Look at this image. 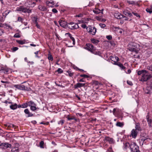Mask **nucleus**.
Returning a JSON list of instances; mask_svg holds the SVG:
<instances>
[{
	"label": "nucleus",
	"instance_id": "obj_1",
	"mask_svg": "<svg viewBox=\"0 0 152 152\" xmlns=\"http://www.w3.org/2000/svg\"><path fill=\"white\" fill-rule=\"evenodd\" d=\"M148 72V71L145 70L139 71L137 72V74L138 75H142L141 78L139 80L140 81L142 82L146 81L150 78L151 76Z\"/></svg>",
	"mask_w": 152,
	"mask_h": 152
},
{
	"label": "nucleus",
	"instance_id": "obj_2",
	"mask_svg": "<svg viewBox=\"0 0 152 152\" xmlns=\"http://www.w3.org/2000/svg\"><path fill=\"white\" fill-rule=\"evenodd\" d=\"M130 150L131 152H140L138 146L134 142L131 143Z\"/></svg>",
	"mask_w": 152,
	"mask_h": 152
},
{
	"label": "nucleus",
	"instance_id": "obj_3",
	"mask_svg": "<svg viewBox=\"0 0 152 152\" xmlns=\"http://www.w3.org/2000/svg\"><path fill=\"white\" fill-rule=\"evenodd\" d=\"M86 45L87 46L86 48L88 50L95 54H99V52H96L95 53L94 51L96 50V48L92 45L90 44H87Z\"/></svg>",
	"mask_w": 152,
	"mask_h": 152
},
{
	"label": "nucleus",
	"instance_id": "obj_4",
	"mask_svg": "<svg viewBox=\"0 0 152 152\" xmlns=\"http://www.w3.org/2000/svg\"><path fill=\"white\" fill-rule=\"evenodd\" d=\"M87 31L90 34L93 35H94L96 31V29L94 27H93L91 26H88L86 28Z\"/></svg>",
	"mask_w": 152,
	"mask_h": 152
},
{
	"label": "nucleus",
	"instance_id": "obj_5",
	"mask_svg": "<svg viewBox=\"0 0 152 152\" xmlns=\"http://www.w3.org/2000/svg\"><path fill=\"white\" fill-rule=\"evenodd\" d=\"M14 87L18 89L29 91L31 90L30 87L28 86H26L23 85H15Z\"/></svg>",
	"mask_w": 152,
	"mask_h": 152
},
{
	"label": "nucleus",
	"instance_id": "obj_6",
	"mask_svg": "<svg viewBox=\"0 0 152 152\" xmlns=\"http://www.w3.org/2000/svg\"><path fill=\"white\" fill-rule=\"evenodd\" d=\"M146 119L149 127L150 128H152V117L149 115V113H148L146 116Z\"/></svg>",
	"mask_w": 152,
	"mask_h": 152
},
{
	"label": "nucleus",
	"instance_id": "obj_7",
	"mask_svg": "<svg viewBox=\"0 0 152 152\" xmlns=\"http://www.w3.org/2000/svg\"><path fill=\"white\" fill-rule=\"evenodd\" d=\"M67 26L69 28L72 30L77 29L79 27L77 24L72 22L68 23Z\"/></svg>",
	"mask_w": 152,
	"mask_h": 152
},
{
	"label": "nucleus",
	"instance_id": "obj_8",
	"mask_svg": "<svg viewBox=\"0 0 152 152\" xmlns=\"http://www.w3.org/2000/svg\"><path fill=\"white\" fill-rule=\"evenodd\" d=\"M11 145L8 143H2L0 145V148L3 149H6L7 148H10Z\"/></svg>",
	"mask_w": 152,
	"mask_h": 152
},
{
	"label": "nucleus",
	"instance_id": "obj_9",
	"mask_svg": "<svg viewBox=\"0 0 152 152\" xmlns=\"http://www.w3.org/2000/svg\"><path fill=\"white\" fill-rule=\"evenodd\" d=\"M144 92L145 93L149 94L152 92V86H148L144 89Z\"/></svg>",
	"mask_w": 152,
	"mask_h": 152
},
{
	"label": "nucleus",
	"instance_id": "obj_10",
	"mask_svg": "<svg viewBox=\"0 0 152 152\" xmlns=\"http://www.w3.org/2000/svg\"><path fill=\"white\" fill-rule=\"evenodd\" d=\"M131 44L132 46H134L133 47H129V50L132 52H135L136 53H137L138 52V50L136 49L135 48V43H132Z\"/></svg>",
	"mask_w": 152,
	"mask_h": 152
},
{
	"label": "nucleus",
	"instance_id": "obj_11",
	"mask_svg": "<svg viewBox=\"0 0 152 152\" xmlns=\"http://www.w3.org/2000/svg\"><path fill=\"white\" fill-rule=\"evenodd\" d=\"M87 86V83H78L75 85V88L76 89L83 86Z\"/></svg>",
	"mask_w": 152,
	"mask_h": 152
},
{
	"label": "nucleus",
	"instance_id": "obj_12",
	"mask_svg": "<svg viewBox=\"0 0 152 152\" xmlns=\"http://www.w3.org/2000/svg\"><path fill=\"white\" fill-rule=\"evenodd\" d=\"M137 132L136 130L133 129L131 131V134L130 135V137H132L134 138H135L137 136Z\"/></svg>",
	"mask_w": 152,
	"mask_h": 152
},
{
	"label": "nucleus",
	"instance_id": "obj_13",
	"mask_svg": "<svg viewBox=\"0 0 152 152\" xmlns=\"http://www.w3.org/2000/svg\"><path fill=\"white\" fill-rule=\"evenodd\" d=\"M16 10L18 11H21L23 12H26L27 8L24 7L23 6H20L18 7L16 9Z\"/></svg>",
	"mask_w": 152,
	"mask_h": 152
},
{
	"label": "nucleus",
	"instance_id": "obj_14",
	"mask_svg": "<svg viewBox=\"0 0 152 152\" xmlns=\"http://www.w3.org/2000/svg\"><path fill=\"white\" fill-rule=\"evenodd\" d=\"M115 17L118 19H121L124 17V15L118 12H115L114 14Z\"/></svg>",
	"mask_w": 152,
	"mask_h": 152
},
{
	"label": "nucleus",
	"instance_id": "obj_15",
	"mask_svg": "<svg viewBox=\"0 0 152 152\" xmlns=\"http://www.w3.org/2000/svg\"><path fill=\"white\" fill-rule=\"evenodd\" d=\"M58 22L60 26L63 28H65L67 25L66 22L63 20H60Z\"/></svg>",
	"mask_w": 152,
	"mask_h": 152
},
{
	"label": "nucleus",
	"instance_id": "obj_16",
	"mask_svg": "<svg viewBox=\"0 0 152 152\" xmlns=\"http://www.w3.org/2000/svg\"><path fill=\"white\" fill-rule=\"evenodd\" d=\"M110 59L112 61L114 62V63H117V62L119 61V58L117 56L114 57L113 56H111L110 57Z\"/></svg>",
	"mask_w": 152,
	"mask_h": 152
},
{
	"label": "nucleus",
	"instance_id": "obj_17",
	"mask_svg": "<svg viewBox=\"0 0 152 152\" xmlns=\"http://www.w3.org/2000/svg\"><path fill=\"white\" fill-rule=\"evenodd\" d=\"M38 8L39 10L43 11H46L47 10V8L45 7L40 5L38 6Z\"/></svg>",
	"mask_w": 152,
	"mask_h": 152
},
{
	"label": "nucleus",
	"instance_id": "obj_18",
	"mask_svg": "<svg viewBox=\"0 0 152 152\" xmlns=\"http://www.w3.org/2000/svg\"><path fill=\"white\" fill-rule=\"evenodd\" d=\"M37 20L38 18H37L34 17L33 18V20L34 21V23L36 24V26L37 27V28L40 29V26L38 25V22H37Z\"/></svg>",
	"mask_w": 152,
	"mask_h": 152
},
{
	"label": "nucleus",
	"instance_id": "obj_19",
	"mask_svg": "<svg viewBox=\"0 0 152 152\" xmlns=\"http://www.w3.org/2000/svg\"><path fill=\"white\" fill-rule=\"evenodd\" d=\"M114 64L115 65H116L118 66L122 69H124L126 68V67L124 66L123 64L120 62H117V63H114Z\"/></svg>",
	"mask_w": 152,
	"mask_h": 152
},
{
	"label": "nucleus",
	"instance_id": "obj_20",
	"mask_svg": "<svg viewBox=\"0 0 152 152\" xmlns=\"http://www.w3.org/2000/svg\"><path fill=\"white\" fill-rule=\"evenodd\" d=\"M65 35H68V36L73 41V45H74L75 44V39L72 36L71 34L69 33H66Z\"/></svg>",
	"mask_w": 152,
	"mask_h": 152
},
{
	"label": "nucleus",
	"instance_id": "obj_21",
	"mask_svg": "<svg viewBox=\"0 0 152 152\" xmlns=\"http://www.w3.org/2000/svg\"><path fill=\"white\" fill-rule=\"evenodd\" d=\"M24 112L26 114H28V117H31L33 115V114L30 113L28 110L27 109H25Z\"/></svg>",
	"mask_w": 152,
	"mask_h": 152
},
{
	"label": "nucleus",
	"instance_id": "obj_22",
	"mask_svg": "<svg viewBox=\"0 0 152 152\" xmlns=\"http://www.w3.org/2000/svg\"><path fill=\"white\" fill-rule=\"evenodd\" d=\"M124 13L126 16H128L129 17H131L132 16V14L131 12H129L127 10H125L124 11Z\"/></svg>",
	"mask_w": 152,
	"mask_h": 152
},
{
	"label": "nucleus",
	"instance_id": "obj_23",
	"mask_svg": "<svg viewBox=\"0 0 152 152\" xmlns=\"http://www.w3.org/2000/svg\"><path fill=\"white\" fill-rule=\"evenodd\" d=\"M147 139V137H144L143 136H141L140 138V143H141L142 142V145L143 142Z\"/></svg>",
	"mask_w": 152,
	"mask_h": 152
},
{
	"label": "nucleus",
	"instance_id": "obj_24",
	"mask_svg": "<svg viewBox=\"0 0 152 152\" xmlns=\"http://www.w3.org/2000/svg\"><path fill=\"white\" fill-rule=\"evenodd\" d=\"M16 42L19 44L20 45H23L25 44L26 43V41L25 39L23 40H16Z\"/></svg>",
	"mask_w": 152,
	"mask_h": 152
},
{
	"label": "nucleus",
	"instance_id": "obj_25",
	"mask_svg": "<svg viewBox=\"0 0 152 152\" xmlns=\"http://www.w3.org/2000/svg\"><path fill=\"white\" fill-rule=\"evenodd\" d=\"M124 125V122H118L116 124L117 126L121 127H122Z\"/></svg>",
	"mask_w": 152,
	"mask_h": 152
},
{
	"label": "nucleus",
	"instance_id": "obj_26",
	"mask_svg": "<svg viewBox=\"0 0 152 152\" xmlns=\"http://www.w3.org/2000/svg\"><path fill=\"white\" fill-rule=\"evenodd\" d=\"M131 143L130 144L128 142H126L124 145V148L126 149L129 147L130 148Z\"/></svg>",
	"mask_w": 152,
	"mask_h": 152
},
{
	"label": "nucleus",
	"instance_id": "obj_27",
	"mask_svg": "<svg viewBox=\"0 0 152 152\" xmlns=\"http://www.w3.org/2000/svg\"><path fill=\"white\" fill-rule=\"evenodd\" d=\"M146 11L148 12L151 14L152 13V5L150 6L149 7H148L146 9Z\"/></svg>",
	"mask_w": 152,
	"mask_h": 152
},
{
	"label": "nucleus",
	"instance_id": "obj_28",
	"mask_svg": "<svg viewBox=\"0 0 152 152\" xmlns=\"http://www.w3.org/2000/svg\"><path fill=\"white\" fill-rule=\"evenodd\" d=\"M28 106L31 107L32 106L36 105V104L33 101H31L27 102Z\"/></svg>",
	"mask_w": 152,
	"mask_h": 152
},
{
	"label": "nucleus",
	"instance_id": "obj_29",
	"mask_svg": "<svg viewBox=\"0 0 152 152\" xmlns=\"http://www.w3.org/2000/svg\"><path fill=\"white\" fill-rule=\"evenodd\" d=\"M67 118L68 120H74L75 121H77V119L73 116L71 117L70 116H68L67 117Z\"/></svg>",
	"mask_w": 152,
	"mask_h": 152
},
{
	"label": "nucleus",
	"instance_id": "obj_30",
	"mask_svg": "<svg viewBox=\"0 0 152 152\" xmlns=\"http://www.w3.org/2000/svg\"><path fill=\"white\" fill-rule=\"evenodd\" d=\"M17 105L16 104H12L10 106V108L12 110H15L17 108Z\"/></svg>",
	"mask_w": 152,
	"mask_h": 152
},
{
	"label": "nucleus",
	"instance_id": "obj_31",
	"mask_svg": "<svg viewBox=\"0 0 152 152\" xmlns=\"http://www.w3.org/2000/svg\"><path fill=\"white\" fill-rule=\"evenodd\" d=\"M93 12L96 14H99L100 12H102H102H101V10L98 9H95L93 11Z\"/></svg>",
	"mask_w": 152,
	"mask_h": 152
},
{
	"label": "nucleus",
	"instance_id": "obj_32",
	"mask_svg": "<svg viewBox=\"0 0 152 152\" xmlns=\"http://www.w3.org/2000/svg\"><path fill=\"white\" fill-rule=\"evenodd\" d=\"M91 42L94 44H97L99 42V41L95 39H91Z\"/></svg>",
	"mask_w": 152,
	"mask_h": 152
},
{
	"label": "nucleus",
	"instance_id": "obj_33",
	"mask_svg": "<svg viewBox=\"0 0 152 152\" xmlns=\"http://www.w3.org/2000/svg\"><path fill=\"white\" fill-rule=\"evenodd\" d=\"M105 140L107 141L112 142L113 141V139L109 137H106L105 138Z\"/></svg>",
	"mask_w": 152,
	"mask_h": 152
},
{
	"label": "nucleus",
	"instance_id": "obj_34",
	"mask_svg": "<svg viewBox=\"0 0 152 152\" xmlns=\"http://www.w3.org/2000/svg\"><path fill=\"white\" fill-rule=\"evenodd\" d=\"M12 152H18V147H14L11 150Z\"/></svg>",
	"mask_w": 152,
	"mask_h": 152
},
{
	"label": "nucleus",
	"instance_id": "obj_35",
	"mask_svg": "<svg viewBox=\"0 0 152 152\" xmlns=\"http://www.w3.org/2000/svg\"><path fill=\"white\" fill-rule=\"evenodd\" d=\"M9 125H8V127L9 128V129H10V128H14V129H15L17 127V126H15L13 124H10Z\"/></svg>",
	"mask_w": 152,
	"mask_h": 152
},
{
	"label": "nucleus",
	"instance_id": "obj_36",
	"mask_svg": "<svg viewBox=\"0 0 152 152\" xmlns=\"http://www.w3.org/2000/svg\"><path fill=\"white\" fill-rule=\"evenodd\" d=\"M135 130L137 131V130L138 131H140L141 130L140 127L139 126V124L138 123L136 124V126H135Z\"/></svg>",
	"mask_w": 152,
	"mask_h": 152
},
{
	"label": "nucleus",
	"instance_id": "obj_37",
	"mask_svg": "<svg viewBox=\"0 0 152 152\" xmlns=\"http://www.w3.org/2000/svg\"><path fill=\"white\" fill-rule=\"evenodd\" d=\"M44 144V142L43 141H42L40 142V146L41 148H44L43 146Z\"/></svg>",
	"mask_w": 152,
	"mask_h": 152
},
{
	"label": "nucleus",
	"instance_id": "obj_38",
	"mask_svg": "<svg viewBox=\"0 0 152 152\" xmlns=\"http://www.w3.org/2000/svg\"><path fill=\"white\" fill-rule=\"evenodd\" d=\"M21 106L23 108L27 107L28 106L27 102L22 104L21 105Z\"/></svg>",
	"mask_w": 152,
	"mask_h": 152
},
{
	"label": "nucleus",
	"instance_id": "obj_39",
	"mask_svg": "<svg viewBox=\"0 0 152 152\" xmlns=\"http://www.w3.org/2000/svg\"><path fill=\"white\" fill-rule=\"evenodd\" d=\"M36 105H34V106H32L31 107V108H30L33 111L36 110L37 109V108L36 107Z\"/></svg>",
	"mask_w": 152,
	"mask_h": 152
},
{
	"label": "nucleus",
	"instance_id": "obj_40",
	"mask_svg": "<svg viewBox=\"0 0 152 152\" xmlns=\"http://www.w3.org/2000/svg\"><path fill=\"white\" fill-rule=\"evenodd\" d=\"M18 48L17 47H15L12 48L11 50H12L13 52H15L18 50Z\"/></svg>",
	"mask_w": 152,
	"mask_h": 152
},
{
	"label": "nucleus",
	"instance_id": "obj_41",
	"mask_svg": "<svg viewBox=\"0 0 152 152\" xmlns=\"http://www.w3.org/2000/svg\"><path fill=\"white\" fill-rule=\"evenodd\" d=\"M127 2L129 4H135V2L133 1H127Z\"/></svg>",
	"mask_w": 152,
	"mask_h": 152
},
{
	"label": "nucleus",
	"instance_id": "obj_42",
	"mask_svg": "<svg viewBox=\"0 0 152 152\" xmlns=\"http://www.w3.org/2000/svg\"><path fill=\"white\" fill-rule=\"evenodd\" d=\"M64 120H61L60 121L58 122V124H61V125H62L64 123Z\"/></svg>",
	"mask_w": 152,
	"mask_h": 152
},
{
	"label": "nucleus",
	"instance_id": "obj_43",
	"mask_svg": "<svg viewBox=\"0 0 152 152\" xmlns=\"http://www.w3.org/2000/svg\"><path fill=\"white\" fill-rule=\"evenodd\" d=\"M56 72H57L59 73H61L63 72V71L61 68H58Z\"/></svg>",
	"mask_w": 152,
	"mask_h": 152
},
{
	"label": "nucleus",
	"instance_id": "obj_44",
	"mask_svg": "<svg viewBox=\"0 0 152 152\" xmlns=\"http://www.w3.org/2000/svg\"><path fill=\"white\" fill-rule=\"evenodd\" d=\"M23 20V19L21 17H19L18 18V22H22Z\"/></svg>",
	"mask_w": 152,
	"mask_h": 152
},
{
	"label": "nucleus",
	"instance_id": "obj_45",
	"mask_svg": "<svg viewBox=\"0 0 152 152\" xmlns=\"http://www.w3.org/2000/svg\"><path fill=\"white\" fill-rule=\"evenodd\" d=\"M48 59L49 60H50L51 61H52L53 60V57L51 55L48 56Z\"/></svg>",
	"mask_w": 152,
	"mask_h": 152
},
{
	"label": "nucleus",
	"instance_id": "obj_46",
	"mask_svg": "<svg viewBox=\"0 0 152 152\" xmlns=\"http://www.w3.org/2000/svg\"><path fill=\"white\" fill-rule=\"evenodd\" d=\"M93 85H97L99 83L97 81H94L93 82Z\"/></svg>",
	"mask_w": 152,
	"mask_h": 152
},
{
	"label": "nucleus",
	"instance_id": "obj_47",
	"mask_svg": "<svg viewBox=\"0 0 152 152\" xmlns=\"http://www.w3.org/2000/svg\"><path fill=\"white\" fill-rule=\"evenodd\" d=\"M132 13L134 15L136 16L137 17L139 18L140 17V16L137 13H135L134 12H132Z\"/></svg>",
	"mask_w": 152,
	"mask_h": 152
},
{
	"label": "nucleus",
	"instance_id": "obj_48",
	"mask_svg": "<svg viewBox=\"0 0 152 152\" xmlns=\"http://www.w3.org/2000/svg\"><path fill=\"white\" fill-rule=\"evenodd\" d=\"M80 76L81 77H84L85 78H88L89 77V76L86 75H80Z\"/></svg>",
	"mask_w": 152,
	"mask_h": 152
},
{
	"label": "nucleus",
	"instance_id": "obj_49",
	"mask_svg": "<svg viewBox=\"0 0 152 152\" xmlns=\"http://www.w3.org/2000/svg\"><path fill=\"white\" fill-rule=\"evenodd\" d=\"M100 26L102 28H104L106 26V25L104 24L100 23L99 24Z\"/></svg>",
	"mask_w": 152,
	"mask_h": 152
},
{
	"label": "nucleus",
	"instance_id": "obj_50",
	"mask_svg": "<svg viewBox=\"0 0 152 152\" xmlns=\"http://www.w3.org/2000/svg\"><path fill=\"white\" fill-rule=\"evenodd\" d=\"M110 43L113 46H115V43L113 41H110Z\"/></svg>",
	"mask_w": 152,
	"mask_h": 152
},
{
	"label": "nucleus",
	"instance_id": "obj_51",
	"mask_svg": "<svg viewBox=\"0 0 152 152\" xmlns=\"http://www.w3.org/2000/svg\"><path fill=\"white\" fill-rule=\"evenodd\" d=\"M13 37L15 38H19L20 36L18 34H16L14 35Z\"/></svg>",
	"mask_w": 152,
	"mask_h": 152
},
{
	"label": "nucleus",
	"instance_id": "obj_52",
	"mask_svg": "<svg viewBox=\"0 0 152 152\" xmlns=\"http://www.w3.org/2000/svg\"><path fill=\"white\" fill-rule=\"evenodd\" d=\"M67 72L70 77L72 76L73 75V73H72L70 71H68Z\"/></svg>",
	"mask_w": 152,
	"mask_h": 152
},
{
	"label": "nucleus",
	"instance_id": "obj_53",
	"mask_svg": "<svg viewBox=\"0 0 152 152\" xmlns=\"http://www.w3.org/2000/svg\"><path fill=\"white\" fill-rule=\"evenodd\" d=\"M83 14L82 13H80L79 14L76 15V17H83Z\"/></svg>",
	"mask_w": 152,
	"mask_h": 152
},
{
	"label": "nucleus",
	"instance_id": "obj_54",
	"mask_svg": "<svg viewBox=\"0 0 152 152\" xmlns=\"http://www.w3.org/2000/svg\"><path fill=\"white\" fill-rule=\"evenodd\" d=\"M106 152H113L111 147H110Z\"/></svg>",
	"mask_w": 152,
	"mask_h": 152
},
{
	"label": "nucleus",
	"instance_id": "obj_55",
	"mask_svg": "<svg viewBox=\"0 0 152 152\" xmlns=\"http://www.w3.org/2000/svg\"><path fill=\"white\" fill-rule=\"evenodd\" d=\"M147 68L149 70L152 71V65L150 66H148Z\"/></svg>",
	"mask_w": 152,
	"mask_h": 152
},
{
	"label": "nucleus",
	"instance_id": "obj_56",
	"mask_svg": "<svg viewBox=\"0 0 152 152\" xmlns=\"http://www.w3.org/2000/svg\"><path fill=\"white\" fill-rule=\"evenodd\" d=\"M106 38L108 40H111L112 39V37L111 35L107 36Z\"/></svg>",
	"mask_w": 152,
	"mask_h": 152
},
{
	"label": "nucleus",
	"instance_id": "obj_57",
	"mask_svg": "<svg viewBox=\"0 0 152 152\" xmlns=\"http://www.w3.org/2000/svg\"><path fill=\"white\" fill-rule=\"evenodd\" d=\"M11 12V11L10 10H9L8 11H5V12H4V14H5V17L7 16V15L10 12Z\"/></svg>",
	"mask_w": 152,
	"mask_h": 152
},
{
	"label": "nucleus",
	"instance_id": "obj_58",
	"mask_svg": "<svg viewBox=\"0 0 152 152\" xmlns=\"http://www.w3.org/2000/svg\"><path fill=\"white\" fill-rule=\"evenodd\" d=\"M52 11L54 13H56L58 12V11L55 8L53 9L52 10Z\"/></svg>",
	"mask_w": 152,
	"mask_h": 152
},
{
	"label": "nucleus",
	"instance_id": "obj_59",
	"mask_svg": "<svg viewBox=\"0 0 152 152\" xmlns=\"http://www.w3.org/2000/svg\"><path fill=\"white\" fill-rule=\"evenodd\" d=\"M127 83L129 85L132 86V85L133 84L132 83V82L130 81H127Z\"/></svg>",
	"mask_w": 152,
	"mask_h": 152
},
{
	"label": "nucleus",
	"instance_id": "obj_60",
	"mask_svg": "<svg viewBox=\"0 0 152 152\" xmlns=\"http://www.w3.org/2000/svg\"><path fill=\"white\" fill-rule=\"evenodd\" d=\"M1 82L2 83H6V84H9V83H10V82L8 81H3V80H1Z\"/></svg>",
	"mask_w": 152,
	"mask_h": 152
},
{
	"label": "nucleus",
	"instance_id": "obj_61",
	"mask_svg": "<svg viewBox=\"0 0 152 152\" xmlns=\"http://www.w3.org/2000/svg\"><path fill=\"white\" fill-rule=\"evenodd\" d=\"M81 27L83 28H87V26L85 24H82L81 26Z\"/></svg>",
	"mask_w": 152,
	"mask_h": 152
},
{
	"label": "nucleus",
	"instance_id": "obj_62",
	"mask_svg": "<svg viewBox=\"0 0 152 152\" xmlns=\"http://www.w3.org/2000/svg\"><path fill=\"white\" fill-rule=\"evenodd\" d=\"M26 12H28V13H30L31 12V10L29 9H27V8Z\"/></svg>",
	"mask_w": 152,
	"mask_h": 152
},
{
	"label": "nucleus",
	"instance_id": "obj_63",
	"mask_svg": "<svg viewBox=\"0 0 152 152\" xmlns=\"http://www.w3.org/2000/svg\"><path fill=\"white\" fill-rule=\"evenodd\" d=\"M36 3H35L34 2H33L32 3V4H31L30 6L31 7H34L36 5Z\"/></svg>",
	"mask_w": 152,
	"mask_h": 152
},
{
	"label": "nucleus",
	"instance_id": "obj_64",
	"mask_svg": "<svg viewBox=\"0 0 152 152\" xmlns=\"http://www.w3.org/2000/svg\"><path fill=\"white\" fill-rule=\"evenodd\" d=\"M0 21L1 22L4 21V20L3 19V17L1 16H0Z\"/></svg>",
	"mask_w": 152,
	"mask_h": 152
}]
</instances>
